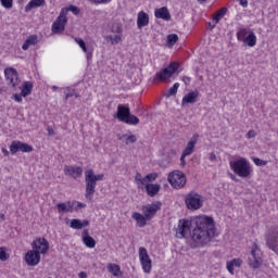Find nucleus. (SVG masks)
<instances>
[{
  "label": "nucleus",
  "mask_w": 278,
  "mask_h": 278,
  "mask_svg": "<svg viewBox=\"0 0 278 278\" xmlns=\"http://www.w3.org/2000/svg\"><path fill=\"white\" fill-rule=\"evenodd\" d=\"M193 225L195 226L191 232V240L205 247L208 242H212L214 236H216V226L214 225V218L210 216H199L193 218Z\"/></svg>",
  "instance_id": "f257e3e1"
},
{
  "label": "nucleus",
  "mask_w": 278,
  "mask_h": 278,
  "mask_svg": "<svg viewBox=\"0 0 278 278\" xmlns=\"http://www.w3.org/2000/svg\"><path fill=\"white\" fill-rule=\"evenodd\" d=\"M31 247L34 250H29L24 260L27 266H38L40 264V253L41 255L49 253V241L46 238H37L33 241Z\"/></svg>",
  "instance_id": "f03ea898"
},
{
  "label": "nucleus",
  "mask_w": 278,
  "mask_h": 278,
  "mask_svg": "<svg viewBox=\"0 0 278 278\" xmlns=\"http://www.w3.org/2000/svg\"><path fill=\"white\" fill-rule=\"evenodd\" d=\"M114 118H117L119 123H125L126 125H139L140 118L138 116L131 114V110L128 105L118 104L117 112L114 113Z\"/></svg>",
  "instance_id": "7ed1b4c3"
},
{
  "label": "nucleus",
  "mask_w": 278,
  "mask_h": 278,
  "mask_svg": "<svg viewBox=\"0 0 278 278\" xmlns=\"http://www.w3.org/2000/svg\"><path fill=\"white\" fill-rule=\"evenodd\" d=\"M229 164L235 175H238V177H242V179L251 177V173H253V169L251 168V163H249L248 160L244 157H240L236 161H230Z\"/></svg>",
  "instance_id": "20e7f679"
},
{
  "label": "nucleus",
  "mask_w": 278,
  "mask_h": 278,
  "mask_svg": "<svg viewBox=\"0 0 278 278\" xmlns=\"http://www.w3.org/2000/svg\"><path fill=\"white\" fill-rule=\"evenodd\" d=\"M179 75L181 73V70H179V63L177 62H172L168 64L167 67L163 68L162 71L157 72L154 81H166V79H170L173 75Z\"/></svg>",
  "instance_id": "39448f33"
},
{
  "label": "nucleus",
  "mask_w": 278,
  "mask_h": 278,
  "mask_svg": "<svg viewBox=\"0 0 278 278\" xmlns=\"http://www.w3.org/2000/svg\"><path fill=\"white\" fill-rule=\"evenodd\" d=\"M167 181L170 184L172 187L175 188V190H181V188H185L186 184H188L186 174L180 170L169 173L167 176Z\"/></svg>",
  "instance_id": "423d86ee"
},
{
  "label": "nucleus",
  "mask_w": 278,
  "mask_h": 278,
  "mask_svg": "<svg viewBox=\"0 0 278 278\" xmlns=\"http://www.w3.org/2000/svg\"><path fill=\"white\" fill-rule=\"evenodd\" d=\"M185 204L187 210L197 211L203 207V200H201V194L191 191L185 197Z\"/></svg>",
  "instance_id": "0eeeda50"
},
{
  "label": "nucleus",
  "mask_w": 278,
  "mask_h": 278,
  "mask_svg": "<svg viewBox=\"0 0 278 278\" xmlns=\"http://www.w3.org/2000/svg\"><path fill=\"white\" fill-rule=\"evenodd\" d=\"M85 184H86V199H92L94 197L97 180L92 176V169H87L85 172Z\"/></svg>",
  "instance_id": "6e6552de"
},
{
  "label": "nucleus",
  "mask_w": 278,
  "mask_h": 278,
  "mask_svg": "<svg viewBox=\"0 0 278 278\" xmlns=\"http://www.w3.org/2000/svg\"><path fill=\"white\" fill-rule=\"evenodd\" d=\"M262 254L260 251V248L256 243H254L252 250H251V256L248 260V264L250 268H253V270H257L263 264Z\"/></svg>",
  "instance_id": "1a4fd4ad"
},
{
  "label": "nucleus",
  "mask_w": 278,
  "mask_h": 278,
  "mask_svg": "<svg viewBox=\"0 0 278 278\" xmlns=\"http://www.w3.org/2000/svg\"><path fill=\"white\" fill-rule=\"evenodd\" d=\"M139 260L142 266L143 273H151V268H153V262L151 261V257L149 256V252L147 251V248H139Z\"/></svg>",
  "instance_id": "9d476101"
},
{
  "label": "nucleus",
  "mask_w": 278,
  "mask_h": 278,
  "mask_svg": "<svg viewBox=\"0 0 278 278\" xmlns=\"http://www.w3.org/2000/svg\"><path fill=\"white\" fill-rule=\"evenodd\" d=\"M66 23H68V18L66 17V12L62 9L56 21L52 24V34H62L66 29Z\"/></svg>",
  "instance_id": "9b49d317"
},
{
  "label": "nucleus",
  "mask_w": 278,
  "mask_h": 278,
  "mask_svg": "<svg viewBox=\"0 0 278 278\" xmlns=\"http://www.w3.org/2000/svg\"><path fill=\"white\" fill-rule=\"evenodd\" d=\"M10 151L12 155H16L18 151H22V153H31V151H34V147L23 141L13 140L10 146Z\"/></svg>",
  "instance_id": "f8f14e48"
},
{
  "label": "nucleus",
  "mask_w": 278,
  "mask_h": 278,
  "mask_svg": "<svg viewBox=\"0 0 278 278\" xmlns=\"http://www.w3.org/2000/svg\"><path fill=\"white\" fill-rule=\"evenodd\" d=\"M5 80L9 81V86L16 89V86L21 84V79L18 78V72L14 67H7L4 70Z\"/></svg>",
  "instance_id": "ddd939ff"
},
{
  "label": "nucleus",
  "mask_w": 278,
  "mask_h": 278,
  "mask_svg": "<svg viewBox=\"0 0 278 278\" xmlns=\"http://www.w3.org/2000/svg\"><path fill=\"white\" fill-rule=\"evenodd\" d=\"M160 210H162V202L160 201L142 206V213L148 220H151Z\"/></svg>",
  "instance_id": "4468645a"
},
{
  "label": "nucleus",
  "mask_w": 278,
  "mask_h": 278,
  "mask_svg": "<svg viewBox=\"0 0 278 278\" xmlns=\"http://www.w3.org/2000/svg\"><path fill=\"white\" fill-rule=\"evenodd\" d=\"M64 173L67 177H73V179H79L84 175V168L76 165H65Z\"/></svg>",
  "instance_id": "2eb2a0df"
},
{
  "label": "nucleus",
  "mask_w": 278,
  "mask_h": 278,
  "mask_svg": "<svg viewBox=\"0 0 278 278\" xmlns=\"http://www.w3.org/2000/svg\"><path fill=\"white\" fill-rule=\"evenodd\" d=\"M192 223L188 219H180L178 223V228L176 229L177 238H186V233L190 231V226Z\"/></svg>",
  "instance_id": "dca6fc26"
},
{
  "label": "nucleus",
  "mask_w": 278,
  "mask_h": 278,
  "mask_svg": "<svg viewBox=\"0 0 278 278\" xmlns=\"http://www.w3.org/2000/svg\"><path fill=\"white\" fill-rule=\"evenodd\" d=\"M266 247L274 253H278V231H274L266 237Z\"/></svg>",
  "instance_id": "f3484780"
},
{
  "label": "nucleus",
  "mask_w": 278,
  "mask_h": 278,
  "mask_svg": "<svg viewBox=\"0 0 278 278\" xmlns=\"http://www.w3.org/2000/svg\"><path fill=\"white\" fill-rule=\"evenodd\" d=\"M81 238H83V242H84L85 247H87V249H94L97 247V240H94V238L90 237V232L88 231V229H85L81 232Z\"/></svg>",
  "instance_id": "a211bd4d"
},
{
  "label": "nucleus",
  "mask_w": 278,
  "mask_h": 278,
  "mask_svg": "<svg viewBox=\"0 0 278 278\" xmlns=\"http://www.w3.org/2000/svg\"><path fill=\"white\" fill-rule=\"evenodd\" d=\"M197 142H199V135L194 134L190 141L187 143L186 149L182 151L184 155H192L194 153V147H197Z\"/></svg>",
  "instance_id": "6ab92c4d"
},
{
  "label": "nucleus",
  "mask_w": 278,
  "mask_h": 278,
  "mask_svg": "<svg viewBox=\"0 0 278 278\" xmlns=\"http://www.w3.org/2000/svg\"><path fill=\"white\" fill-rule=\"evenodd\" d=\"M70 227L71 229H84V227H90V220L88 219H77V218H74V219H71L70 222Z\"/></svg>",
  "instance_id": "aec40b11"
},
{
  "label": "nucleus",
  "mask_w": 278,
  "mask_h": 278,
  "mask_svg": "<svg viewBox=\"0 0 278 278\" xmlns=\"http://www.w3.org/2000/svg\"><path fill=\"white\" fill-rule=\"evenodd\" d=\"M73 207H75V203H72L71 201L61 202L56 204V208L59 214H65V213H71L73 212Z\"/></svg>",
  "instance_id": "412c9836"
},
{
  "label": "nucleus",
  "mask_w": 278,
  "mask_h": 278,
  "mask_svg": "<svg viewBox=\"0 0 278 278\" xmlns=\"http://www.w3.org/2000/svg\"><path fill=\"white\" fill-rule=\"evenodd\" d=\"M149 25V14L144 11H140L137 15V27L138 29H142V27H147Z\"/></svg>",
  "instance_id": "4be33fe9"
},
{
  "label": "nucleus",
  "mask_w": 278,
  "mask_h": 278,
  "mask_svg": "<svg viewBox=\"0 0 278 278\" xmlns=\"http://www.w3.org/2000/svg\"><path fill=\"white\" fill-rule=\"evenodd\" d=\"M143 189L148 197H156L160 190H162V186L160 184L143 185Z\"/></svg>",
  "instance_id": "5701e85b"
},
{
  "label": "nucleus",
  "mask_w": 278,
  "mask_h": 278,
  "mask_svg": "<svg viewBox=\"0 0 278 278\" xmlns=\"http://www.w3.org/2000/svg\"><path fill=\"white\" fill-rule=\"evenodd\" d=\"M199 90L191 91L187 93L181 101V105H188V103H197V100L199 99Z\"/></svg>",
  "instance_id": "b1692460"
},
{
  "label": "nucleus",
  "mask_w": 278,
  "mask_h": 278,
  "mask_svg": "<svg viewBox=\"0 0 278 278\" xmlns=\"http://www.w3.org/2000/svg\"><path fill=\"white\" fill-rule=\"evenodd\" d=\"M154 16L155 18H162L163 21H170V12H168V8L166 7L155 9Z\"/></svg>",
  "instance_id": "393cba45"
},
{
  "label": "nucleus",
  "mask_w": 278,
  "mask_h": 278,
  "mask_svg": "<svg viewBox=\"0 0 278 278\" xmlns=\"http://www.w3.org/2000/svg\"><path fill=\"white\" fill-rule=\"evenodd\" d=\"M134 220H136L137 223V227H147V220H149V218H147L146 215H142L141 213L139 212H135L132 213V216Z\"/></svg>",
  "instance_id": "a878e982"
},
{
  "label": "nucleus",
  "mask_w": 278,
  "mask_h": 278,
  "mask_svg": "<svg viewBox=\"0 0 278 278\" xmlns=\"http://www.w3.org/2000/svg\"><path fill=\"white\" fill-rule=\"evenodd\" d=\"M21 90L22 97H29V94H31V91L34 90V84L31 81H24Z\"/></svg>",
  "instance_id": "bb28decb"
},
{
  "label": "nucleus",
  "mask_w": 278,
  "mask_h": 278,
  "mask_svg": "<svg viewBox=\"0 0 278 278\" xmlns=\"http://www.w3.org/2000/svg\"><path fill=\"white\" fill-rule=\"evenodd\" d=\"M227 12H229V9H227V7H224V8L219 9L213 15V23H215V25H218V23H220V20L225 18V15L227 14Z\"/></svg>",
  "instance_id": "cd10ccee"
},
{
  "label": "nucleus",
  "mask_w": 278,
  "mask_h": 278,
  "mask_svg": "<svg viewBox=\"0 0 278 278\" xmlns=\"http://www.w3.org/2000/svg\"><path fill=\"white\" fill-rule=\"evenodd\" d=\"M31 45H38V35H30L22 46L23 51H27Z\"/></svg>",
  "instance_id": "c85d7f7f"
},
{
  "label": "nucleus",
  "mask_w": 278,
  "mask_h": 278,
  "mask_svg": "<svg viewBox=\"0 0 278 278\" xmlns=\"http://www.w3.org/2000/svg\"><path fill=\"white\" fill-rule=\"evenodd\" d=\"M45 5V0H30L25 7V12H30V10H36V8H42Z\"/></svg>",
  "instance_id": "c756f323"
},
{
  "label": "nucleus",
  "mask_w": 278,
  "mask_h": 278,
  "mask_svg": "<svg viewBox=\"0 0 278 278\" xmlns=\"http://www.w3.org/2000/svg\"><path fill=\"white\" fill-rule=\"evenodd\" d=\"M243 42L248 45V47H255V45H257V36H255V33L251 31L244 38Z\"/></svg>",
  "instance_id": "7c9ffc66"
},
{
  "label": "nucleus",
  "mask_w": 278,
  "mask_h": 278,
  "mask_svg": "<svg viewBox=\"0 0 278 278\" xmlns=\"http://www.w3.org/2000/svg\"><path fill=\"white\" fill-rule=\"evenodd\" d=\"M106 268L109 273H112L113 277H119V275H123L121 271V265L109 263Z\"/></svg>",
  "instance_id": "2f4dec72"
},
{
  "label": "nucleus",
  "mask_w": 278,
  "mask_h": 278,
  "mask_svg": "<svg viewBox=\"0 0 278 278\" xmlns=\"http://www.w3.org/2000/svg\"><path fill=\"white\" fill-rule=\"evenodd\" d=\"M118 140H126V144H136V142H138V137H136V135H123Z\"/></svg>",
  "instance_id": "473e14b6"
},
{
  "label": "nucleus",
  "mask_w": 278,
  "mask_h": 278,
  "mask_svg": "<svg viewBox=\"0 0 278 278\" xmlns=\"http://www.w3.org/2000/svg\"><path fill=\"white\" fill-rule=\"evenodd\" d=\"M155 179H157V173L148 174L146 177H143L142 186L151 185V182L155 181Z\"/></svg>",
  "instance_id": "72a5a7b5"
},
{
  "label": "nucleus",
  "mask_w": 278,
  "mask_h": 278,
  "mask_svg": "<svg viewBox=\"0 0 278 278\" xmlns=\"http://www.w3.org/2000/svg\"><path fill=\"white\" fill-rule=\"evenodd\" d=\"M179 40V36L177 34H170L167 36V46L175 47Z\"/></svg>",
  "instance_id": "f704fd0d"
},
{
  "label": "nucleus",
  "mask_w": 278,
  "mask_h": 278,
  "mask_svg": "<svg viewBox=\"0 0 278 278\" xmlns=\"http://www.w3.org/2000/svg\"><path fill=\"white\" fill-rule=\"evenodd\" d=\"M177 90H179V83H175L172 88L164 94L167 99L169 97H175L177 94Z\"/></svg>",
  "instance_id": "c9c22d12"
},
{
  "label": "nucleus",
  "mask_w": 278,
  "mask_h": 278,
  "mask_svg": "<svg viewBox=\"0 0 278 278\" xmlns=\"http://www.w3.org/2000/svg\"><path fill=\"white\" fill-rule=\"evenodd\" d=\"M135 181L139 189L144 190V185H142L144 181V178H142V174L137 173L135 176Z\"/></svg>",
  "instance_id": "e433bc0d"
},
{
  "label": "nucleus",
  "mask_w": 278,
  "mask_h": 278,
  "mask_svg": "<svg viewBox=\"0 0 278 278\" xmlns=\"http://www.w3.org/2000/svg\"><path fill=\"white\" fill-rule=\"evenodd\" d=\"M247 34H249V31L247 30V28H241L239 29V31H237V39L240 42H244V39L247 38Z\"/></svg>",
  "instance_id": "4c0bfd02"
},
{
  "label": "nucleus",
  "mask_w": 278,
  "mask_h": 278,
  "mask_svg": "<svg viewBox=\"0 0 278 278\" xmlns=\"http://www.w3.org/2000/svg\"><path fill=\"white\" fill-rule=\"evenodd\" d=\"M10 260V254H8L7 248H0V261L8 262Z\"/></svg>",
  "instance_id": "58836bf2"
},
{
  "label": "nucleus",
  "mask_w": 278,
  "mask_h": 278,
  "mask_svg": "<svg viewBox=\"0 0 278 278\" xmlns=\"http://www.w3.org/2000/svg\"><path fill=\"white\" fill-rule=\"evenodd\" d=\"M64 12H72L75 16H78L81 10L78 7L71 4L70 7L64 9Z\"/></svg>",
  "instance_id": "ea45409f"
},
{
  "label": "nucleus",
  "mask_w": 278,
  "mask_h": 278,
  "mask_svg": "<svg viewBox=\"0 0 278 278\" xmlns=\"http://www.w3.org/2000/svg\"><path fill=\"white\" fill-rule=\"evenodd\" d=\"M111 31L116 35H122L123 34V25H121L119 23L113 24Z\"/></svg>",
  "instance_id": "a19ab883"
},
{
  "label": "nucleus",
  "mask_w": 278,
  "mask_h": 278,
  "mask_svg": "<svg viewBox=\"0 0 278 278\" xmlns=\"http://www.w3.org/2000/svg\"><path fill=\"white\" fill-rule=\"evenodd\" d=\"M0 3L5 10H12L14 7V0H0Z\"/></svg>",
  "instance_id": "79ce46f5"
},
{
  "label": "nucleus",
  "mask_w": 278,
  "mask_h": 278,
  "mask_svg": "<svg viewBox=\"0 0 278 278\" xmlns=\"http://www.w3.org/2000/svg\"><path fill=\"white\" fill-rule=\"evenodd\" d=\"M71 203H74L73 212H78L79 210L86 207V203L84 202L73 201Z\"/></svg>",
  "instance_id": "37998d69"
},
{
  "label": "nucleus",
  "mask_w": 278,
  "mask_h": 278,
  "mask_svg": "<svg viewBox=\"0 0 278 278\" xmlns=\"http://www.w3.org/2000/svg\"><path fill=\"white\" fill-rule=\"evenodd\" d=\"M109 40H111L112 45H118V42H121V40H123V38L121 37V35H110L108 36Z\"/></svg>",
  "instance_id": "c03bdc74"
},
{
  "label": "nucleus",
  "mask_w": 278,
  "mask_h": 278,
  "mask_svg": "<svg viewBox=\"0 0 278 278\" xmlns=\"http://www.w3.org/2000/svg\"><path fill=\"white\" fill-rule=\"evenodd\" d=\"M77 45L83 49L84 53H88V47H86V41L81 38H76Z\"/></svg>",
  "instance_id": "a18cd8bd"
},
{
  "label": "nucleus",
  "mask_w": 278,
  "mask_h": 278,
  "mask_svg": "<svg viewBox=\"0 0 278 278\" xmlns=\"http://www.w3.org/2000/svg\"><path fill=\"white\" fill-rule=\"evenodd\" d=\"M253 162L256 166H266V164H268V161L262 160L260 157H253Z\"/></svg>",
  "instance_id": "49530a36"
},
{
  "label": "nucleus",
  "mask_w": 278,
  "mask_h": 278,
  "mask_svg": "<svg viewBox=\"0 0 278 278\" xmlns=\"http://www.w3.org/2000/svg\"><path fill=\"white\" fill-rule=\"evenodd\" d=\"M90 3H94V5H101L105 3H110L112 0H88Z\"/></svg>",
  "instance_id": "de8ad7c7"
},
{
  "label": "nucleus",
  "mask_w": 278,
  "mask_h": 278,
  "mask_svg": "<svg viewBox=\"0 0 278 278\" xmlns=\"http://www.w3.org/2000/svg\"><path fill=\"white\" fill-rule=\"evenodd\" d=\"M92 177L94 178V180H96V182H97V181H103V178L105 177V175H104V174H98V175H96V174H94V169H92Z\"/></svg>",
  "instance_id": "09e8293b"
},
{
  "label": "nucleus",
  "mask_w": 278,
  "mask_h": 278,
  "mask_svg": "<svg viewBox=\"0 0 278 278\" xmlns=\"http://www.w3.org/2000/svg\"><path fill=\"white\" fill-rule=\"evenodd\" d=\"M230 264H232V266H236L237 268H240V266H242V260L233 258L232 261H230Z\"/></svg>",
  "instance_id": "8fccbe9b"
},
{
  "label": "nucleus",
  "mask_w": 278,
  "mask_h": 278,
  "mask_svg": "<svg viewBox=\"0 0 278 278\" xmlns=\"http://www.w3.org/2000/svg\"><path fill=\"white\" fill-rule=\"evenodd\" d=\"M66 90H67V93L65 96V99L67 101V99H71V97H75V91L76 90L75 89H71V87H67Z\"/></svg>",
  "instance_id": "3c124183"
},
{
  "label": "nucleus",
  "mask_w": 278,
  "mask_h": 278,
  "mask_svg": "<svg viewBox=\"0 0 278 278\" xmlns=\"http://www.w3.org/2000/svg\"><path fill=\"white\" fill-rule=\"evenodd\" d=\"M255 136H257V132H255L254 129H251L248 131V134L245 135V138H248L249 140H251V138H255Z\"/></svg>",
  "instance_id": "603ef678"
},
{
  "label": "nucleus",
  "mask_w": 278,
  "mask_h": 278,
  "mask_svg": "<svg viewBox=\"0 0 278 278\" xmlns=\"http://www.w3.org/2000/svg\"><path fill=\"white\" fill-rule=\"evenodd\" d=\"M13 99L14 101H16L17 103H23V96L20 93H14L13 94Z\"/></svg>",
  "instance_id": "864d4df0"
},
{
  "label": "nucleus",
  "mask_w": 278,
  "mask_h": 278,
  "mask_svg": "<svg viewBox=\"0 0 278 278\" xmlns=\"http://www.w3.org/2000/svg\"><path fill=\"white\" fill-rule=\"evenodd\" d=\"M182 81H184L185 86H190L192 78H190L189 76H182Z\"/></svg>",
  "instance_id": "5fc2aeb1"
},
{
  "label": "nucleus",
  "mask_w": 278,
  "mask_h": 278,
  "mask_svg": "<svg viewBox=\"0 0 278 278\" xmlns=\"http://www.w3.org/2000/svg\"><path fill=\"white\" fill-rule=\"evenodd\" d=\"M226 268L228 273H230V275H233V264H231L230 262H227Z\"/></svg>",
  "instance_id": "6e6d98bb"
},
{
  "label": "nucleus",
  "mask_w": 278,
  "mask_h": 278,
  "mask_svg": "<svg viewBox=\"0 0 278 278\" xmlns=\"http://www.w3.org/2000/svg\"><path fill=\"white\" fill-rule=\"evenodd\" d=\"M240 5H242V8H248L249 7V0H239Z\"/></svg>",
  "instance_id": "4d7b16f0"
},
{
  "label": "nucleus",
  "mask_w": 278,
  "mask_h": 278,
  "mask_svg": "<svg viewBox=\"0 0 278 278\" xmlns=\"http://www.w3.org/2000/svg\"><path fill=\"white\" fill-rule=\"evenodd\" d=\"M78 277H79V278H88V274H87L86 271H80V273L78 274Z\"/></svg>",
  "instance_id": "13d9d810"
},
{
  "label": "nucleus",
  "mask_w": 278,
  "mask_h": 278,
  "mask_svg": "<svg viewBox=\"0 0 278 278\" xmlns=\"http://www.w3.org/2000/svg\"><path fill=\"white\" fill-rule=\"evenodd\" d=\"M229 177L232 181H240L238 177H236V175H233L232 173H229Z\"/></svg>",
  "instance_id": "bf43d9fd"
},
{
  "label": "nucleus",
  "mask_w": 278,
  "mask_h": 278,
  "mask_svg": "<svg viewBox=\"0 0 278 278\" xmlns=\"http://www.w3.org/2000/svg\"><path fill=\"white\" fill-rule=\"evenodd\" d=\"M210 160L211 162L216 161V154L214 152L210 153Z\"/></svg>",
  "instance_id": "052dcab7"
},
{
  "label": "nucleus",
  "mask_w": 278,
  "mask_h": 278,
  "mask_svg": "<svg viewBox=\"0 0 278 278\" xmlns=\"http://www.w3.org/2000/svg\"><path fill=\"white\" fill-rule=\"evenodd\" d=\"M2 153L4 155V157H8V155H10V151H8V149L2 148Z\"/></svg>",
  "instance_id": "680f3d73"
},
{
  "label": "nucleus",
  "mask_w": 278,
  "mask_h": 278,
  "mask_svg": "<svg viewBox=\"0 0 278 278\" xmlns=\"http://www.w3.org/2000/svg\"><path fill=\"white\" fill-rule=\"evenodd\" d=\"M186 157H188V155H184V152H182L180 156L181 164H186Z\"/></svg>",
  "instance_id": "e2e57ef3"
},
{
  "label": "nucleus",
  "mask_w": 278,
  "mask_h": 278,
  "mask_svg": "<svg viewBox=\"0 0 278 278\" xmlns=\"http://www.w3.org/2000/svg\"><path fill=\"white\" fill-rule=\"evenodd\" d=\"M207 25H208L210 29H215L216 28V22H214V24L208 22Z\"/></svg>",
  "instance_id": "0e129e2a"
},
{
  "label": "nucleus",
  "mask_w": 278,
  "mask_h": 278,
  "mask_svg": "<svg viewBox=\"0 0 278 278\" xmlns=\"http://www.w3.org/2000/svg\"><path fill=\"white\" fill-rule=\"evenodd\" d=\"M48 134L49 136H55V131L53 130V128H48Z\"/></svg>",
  "instance_id": "69168bd1"
},
{
  "label": "nucleus",
  "mask_w": 278,
  "mask_h": 278,
  "mask_svg": "<svg viewBox=\"0 0 278 278\" xmlns=\"http://www.w3.org/2000/svg\"><path fill=\"white\" fill-rule=\"evenodd\" d=\"M52 90L55 92V90H60V87H58V86H52Z\"/></svg>",
  "instance_id": "338daca9"
},
{
  "label": "nucleus",
  "mask_w": 278,
  "mask_h": 278,
  "mask_svg": "<svg viewBox=\"0 0 278 278\" xmlns=\"http://www.w3.org/2000/svg\"><path fill=\"white\" fill-rule=\"evenodd\" d=\"M92 58V53H87V60H90Z\"/></svg>",
  "instance_id": "774afa93"
}]
</instances>
